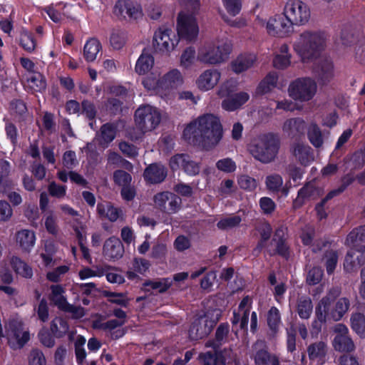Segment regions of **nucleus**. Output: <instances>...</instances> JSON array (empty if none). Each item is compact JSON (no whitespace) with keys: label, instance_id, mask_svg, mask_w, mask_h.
<instances>
[{"label":"nucleus","instance_id":"obj_1","mask_svg":"<svg viewBox=\"0 0 365 365\" xmlns=\"http://www.w3.org/2000/svg\"><path fill=\"white\" fill-rule=\"evenodd\" d=\"M223 136L220 118L212 113L198 116L183 130V137L189 143L209 150L215 148Z\"/></svg>","mask_w":365,"mask_h":365},{"label":"nucleus","instance_id":"obj_2","mask_svg":"<svg viewBox=\"0 0 365 365\" xmlns=\"http://www.w3.org/2000/svg\"><path fill=\"white\" fill-rule=\"evenodd\" d=\"M327 43L328 36L324 31L307 29L299 34L293 48L303 63H308L319 58Z\"/></svg>","mask_w":365,"mask_h":365},{"label":"nucleus","instance_id":"obj_3","mask_svg":"<svg viewBox=\"0 0 365 365\" xmlns=\"http://www.w3.org/2000/svg\"><path fill=\"white\" fill-rule=\"evenodd\" d=\"M341 288L339 286L331 287L319 302L316 307V316L319 322H325L327 319L335 322L339 321L347 313L350 307V299L343 297L337 299L331 307L333 302L340 296Z\"/></svg>","mask_w":365,"mask_h":365},{"label":"nucleus","instance_id":"obj_4","mask_svg":"<svg viewBox=\"0 0 365 365\" xmlns=\"http://www.w3.org/2000/svg\"><path fill=\"white\" fill-rule=\"evenodd\" d=\"M183 83V76L178 68H172L162 76L157 71L152 72L143 81L147 90L155 91L163 98L172 97L174 91Z\"/></svg>","mask_w":365,"mask_h":365},{"label":"nucleus","instance_id":"obj_5","mask_svg":"<svg viewBox=\"0 0 365 365\" xmlns=\"http://www.w3.org/2000/svg\"><path fill=\"white\" fill-rule=\"evenodd\" d=\"M280 148L278 135L268 133L259 135L249 147L252 155L258 161L267 164L277 158Z\"/></svg>","mask_w":365,"mask_h":365},{"label":"nucleus","instance_id":"obj_6","mask_svg":"<svg viewBox=\"0 0 365 365\" xmlns=\"http://www.w3.org/2000/svg\"><path fill=\"white\" fill-rule=\"evenodd\" d=\"M231 51L232 46L228 41L217 40L200 47L197 59L205 65H219L228 58Z\"/></svg>","mask_w":365,"mask_h":365},{"label":"nucleus","instance_id":"obj_7","mask_svg":"<svg viewBox=\"0 0 365 365\" xmlns=\"http://www.w3.org/2000/svg\"><path fill=\"white\" fill-rule=\"evenodd\" d=\"M282 15L287 17L292 26L308 24L312 19L310 6L301 0H288L284 4Z\"/></svg>","mask_w":365,"mask_h":365},{"label":"nucleus","instance_id":"obj_8","mask_svg":"<svg viewBox=\"0 0 365 365\" xmlns=\"http://www.w3.org/2000/svg\"><path fill=\"white\" fill-rule=\"evenodd\" d=\"M160 120L161 115L159 110L150 105L141 106L135 113V125L143 133L155 129Z\"/></svg>","mask_w":365,"mask_h":365},{"label":"nucleus","instance_id":"obj_9","mask_svg":"<svg viewBox=\"0 0 365 365\" xmlns=\"http://www.w3.org/2000/svg\"><path fill=\"white\" fill-rule=\"evenodd\" d=\"M317 91V84L309 77L297 78L290 83L288 88L289 96L300 102L312 100Z\"/></svg>","mask_w":365,"mask_h":365},{"label":"nucleus","instance_id":"obj_10","mask_svg":"<svg viewBox=\"0 0 365 365\" xmlns=\"http://www.w3.org/2000/svg\"><path fill=\"white\" fill-rule=\"evenodd\" d=\"M9 346L14 350L21 349L30 340V334L21 320H11L6 326Z\"/></svg>","mask_w":365,"mask_h":365},{"label":"nucleus","instance_id":"obj_11","mask_svg":"<svg viewBox=\"0 0 365 365\" xmlns=\"http://www.w3.org/2000/svg\"><path fill=\"white\" fill-rule=\"evenodd\" d=\"M260 24L265 27L268 35L284 38L289 36L293 31V26L288 19L284 15H276L267 20L259 19Z\"/></svg>","mask_w":365,"mask_h":365},{"label":"nucleus","instance_id":"obj_12","mask_svg":"<svg viewBox=\"0 0 365 365\" xmlns=\"http://www.w3.org/2000/svg\"><path fill=\"white\" fill-rule=\"evenodd\" d=\"M178 43L175 32L166 27L159 28L153 36V46L156 51L163 53L172 51Z\"/></svg>","mask_w":365,"mask_h":365},{"label":"nucleus","instance_id":"obj_13","mask_svg":"<svg viewBox=\"0 0 365 365\" xmlns=\"http://www.w3.org/2000/svg\"><path fill=\"white\" fill-rule=\"evenodd\" d=\"M177 30L178 36L187 41H194L199 34V26L192 14L182 11L178 17Z\"/></svg>","mask_w":365,"mask_h":365},{"label":"nucleus","instance_id":"obj_14","mask_svg":"<svg viewBox=\"0 0 365 365\" xmlns=\"http://www.w3.org/2000/svg\"><path fill=\"white\" fill-rule=\"evenodd\" d=\"M335 334L332 345L334 349L340 352H351L355 349L354 341L349 335V329L343 324H336L333 327Z\"/></svg>","mask_w":365,"mask_h":365},{"label":"nucleus","instance_id":"obj_15","mask_svg":"<svg viewBox=\"0 0 365 365\" xmlns=\"http://www.w3.org/2000/svg\"><path fill=\"white\" fill-rule=\"evenodd\" d=\"M217 318L212 319L208 314L201 316L192 322L189 330L192 340H197L207 336L217 323Z\"/></svg>","mask_w":365,"mask_h":365},{"label":"nucleus","instance_id":"obj_16","mask_svg":"<svg viewBox=\"0 0 365 365\" xmlns=\"http://www.w3.org/2000/svg\"><path fill=\"white\" fill-rule=\"evenodd\" d=\"M113 13L120 19H137L143 15L140 5L131 0H118Z\"/></svg>","mask_w":365,"mask_h":365},{"label":"nucleus","instance_id":"obj_17","mask_svg":"<svg viewBox=\"0 0 365 365\" xmlns=\"http://www.w3.org/2000/svg\"><path fill=\"white\" fill-rule=\"evenodd\" d=\"M365 263V245H359L351 248L346 254L344 261L345 272H355Z\"/></svg>","mask_w":365,"mask_h":365},{"label":"nucleus","instance_id":"obj_18","mask_svg":"<svg viewBox=\"0 0 365 365\" xmlns=\"http://www.w3.org/2000/svg\"><path fill=\"white\" fill-rule=\"evenodd\" d=\"M155 205L168 214L176 212L180 206L181 199L170 192H162L154 196Z\"/></svg>","mask_w":365,"mask_h":365},{"label":"nucleus","instance_id":"obj_19","mask_svg":"<svg viewBox=\"0 0 365 365\" xmlns=\"http://www.w3.org/2000/svg\"><path fill=\"white\" fill-rule=\"evenodd\" d=\"M253 359L255 365H279V358L270 354L264 341L258 340L252 346Z\"/></svg>","mask_w":365,"mask_h":365},{"label":"nucleus","instance_id":"obj_20","mask_svg":"<svg viewBox=\"0 0 365 365\" xmlns=\"http://www.w3.org/2000/svg\"><path fill=\"white\" fill-rule=\"evenodd\" d=\"M289 151L293 159L302 165L307 166L314 160L313 150L307 143L294 142L291 145Z\"/></svg>","mask_w":365,"mask_h":365},{"label":"nucleus","instance_id":"obj_21","mask_svg":"<svg viewBox=\"0 0 365 365\" xmlns=\"http://www.w3.org/2000/svg\"><path fill=\"white\" fill-rule=\"evenodd\" d=\"M221 73L217 68H208L203 71L195 81L196 86L202 91L213 89L220 82Z\"/></svg>","mask_w":365,"mask_h":365},{"label":"nucleus","instance_id":"obj_22","mask_svg":"<svg viewBox=\"0 0 365 365\" xmlns=\"http://www.w3.org/2000/svg\"><path fill=\"white\" fill-rule=\"evenodd\" d=\"M306 129L307 123L301 118L286 119L282 125L283 134L290 138H297L304 135Z\"/></svg>","mask_w":365,"mask_h":365},{"label":"nucleus","instance_id":"obj_23","mask_svg":"<svg viewBox=\"0 0 365 365\" xmlns=\"http://www.w3.org/2000/svg\"><path fill=\"white\" fill-rule=\"evenodd\" d=\"M284 231L282 227L276 230L274 237L271 242L266 247L267 252L270 255L279 254L284 257L287 255L288 247L284 239Z\"/></svg>","mask_w":365,"mask_h":365},{"label":"nucleus","instance_id":"obj_24","mask_svg":"<svg viewBox=\"0 0 365 365\" xmlns=\"http://www.w3.org/2000/svg\"><path fill=\"white\" fill-rule=\"evenodd\" d=\"M124 247L120 240L115 237H110L103 245V254L108 259H118L123 257Z\"/></svg>","mask_w":365,"mask_h":365},{"label":"nucleus","instance_id":"obj_25","mask_svg":"<svg viewBox=\"0 0 365 365\" xmlns=\"http://www.w3.org/2000/svg\"><path fill=\"white\" fill-rule=\"evenodd\" d=\"M315 73L320 83H329L334 77L333 62L329 58L321 60L315 68Z\"/></svg>","mask_w":365,"mask_h":365},{"label":"nucleus","instance_id":"obj_26","mask_svg":"<svg viewBox=\"0 0 365 365\" xmlns=\"http://www.w3.org/2000/svg\"><path fill=\"white\" fill-rule=\"evenodd\" d=\"M167 176V170L164 165L153 163L148 166L143 173L145 180L152 184L162 182Z\"/></svg>","mask_w":365,"mask_h":365},{"label":"nucleus","instance_id":"obj_27","mask_svg":"<svg viewBox=\"0 0 365 365\" xmlns=\"http://www.w3.org/2000/svg\"><path fill=\"white\" fill-rule=\"evenodd\" d=\"M15 239L17 245L26 252H30L36 243L35 232L29 229H22L17 231Z\"/></svg>","mask_w":365,"mask_h":365},{"label":"nucleus","instance_id":"obj_28","mask_svg":"<svg viewBox=\"0 0 365 365\" xmlns=\"http://www.w3.org/2000/svg\"><path fill=\"white\" fill-rule=\"evenodd\" d=\"M115 128L110 123L103 125L93 140L94 142L105 149L115 138Z\"/></svg>","mask_w":365,"mask_h":365},{"label":"nucleus","instance_id":"obj_29","mask_svg":"<svg viewBox=\"0 0 365 365\" xmlns=\"http://www.w3.org/2000/svg\"><path fill=\"white\" fill-rule=\"evenodd\" d=\"M257 61L255 54H241L231 63V69L235 73H242L252 68Z\"/></svg>","mask_w":365,"mask_h":365},{"label":"nucleus","instance_id":"obj_30","mask_svg":"<svg viewBox=\"0 0 365 365\" xmlns=\"http://www.w3.org/2000/svg\"><path fill=\"white\" fill-rule=\"evenodd\" d=\"M250 94L247 92L241 91L225 99L222 102L223 109L228 111H233L239 108L250 99Z\"/></svg>","mask_w":365,"mask_h":365},{"label":"nucleus","instance_id":"obj_31","mask_svg":"<svg viewBox=\"0 0 365 365\" xmlns=\"http://www.w3.org/2000/svg\"><path fill=\"white\" fill-rule=\"evenodd\" d=\"M291 58L288 45L283 43L279 48V53L274 57L273 66L277 69L284 70L291 65Z\"/></svg>","mask_w":365,"mask_h":365},{"label":"nucleus","instance_id":"obj_32","mask_svg":"<svg viewBox=\"0 0 365 365\" xmlns=\"http://www.w3.org/2000/svg\"><path fill=\"white\" fill-rule=\"evenodd\" d=\"M266 188L272 192H278L282 191L284 195H288V189L283 187L284 180L282 177L278 173H272L265 178Z\"/></svg>","mask_w":365,"mask_h":365},{"label":"nucleus","instance_id":"obj_33","mask_svg":"<svg viewBox=\"0 0 365 365\" xmlns=\"http://www.w3.org/2000/svg\"><path fill=\"white\" fill-rule=\"evenodd\" d=\"M153 66V56L149 53L143 51L135 63V70L139 75H145L151 70Z\"/></svg>","mask_w":365,"mask_h":365},{"label":"nucleus","instance_id":"obj_34","mask_svg":"<svg viewBox=\"0 0 365 365\" xmlns=\"http://www.w3.org/2000/svg\"><path fill=\"white\" fill-rule=\"evenodd\" d=\"M102 48L100 41L92 38L88 40L83 47V56L88 62H92L96 59L97 55Z\"/></svg>","mask_w":365,"mask_h":365},{"label":"nucleus","instance_id":"obj_35","mask_svg":"<svg viewBox=\"0 0 365 365\" xmlns=\"http://www.w3.org/2000/svg\"><path fill=\"white\" fill-rule=\"evenodd\" d=\"M321 194L320 190L316 187L315 183L310 182L305 185L298 192L297 197L295 199L294 203L301 205L304 200L308 198H315Z\"/></svg>","mask_w":365,"mask_h":365},{"label":"nucleus","instance_id":"obj_36","mask_svg":"<svg viewBox=\"0 0 365 365\" xmlns=\"http://www.w3.org/2000/svg\"><path fill=\"white\" fill-rule=\"evenodd\" d=\"M312 310V302L309 297L302 296L298 298L296 311L301 319H309Z\"/></svg>","mask_w":365,"mask_h":365},{"label":"nucleus","instance_id":"obj_37","mask_svg":"<svg viewBox=\"0 0 365 365\" xmlns=\"http://www.w3.org/2000/svg\"><path fill=\"white\" fill-rule=\"evenodd\" d=\"M14 270L19 275L25 278H31L33 271L30 266L16 256H13L10 261Z\"/></svg>","mask_w":365,"mask_h":365},{"label":"nucleus","instance_id":"obj_38","mask_svg":"<svg viewBox=\"0 0 365 365\" xmlns=\"http://www.w3.org/2000/svg\"><path fill=\"white\" fill-rule=\"evenodd\" d=\"M51 293L49 297L50 300L60 309H62L68 303L66 297L63 295L65 293V289L60 284H53L51 286Z\"/></svg>","mask_w":365,"mask_h":365},{"label":"nucleus","instance_id":"obj_39","mask_svg":"<svg viewBox=\"0 0 365 365\" xmlns=\"http://www.w3.org/2000/svg\"><path fill=\"white\" fill-rule=\"evenodd\" d=\"M278 75L275 72L269 73L257 87V93L264 94L270 92L277 86Z\"/></svg>","mask_w":365,"mask_h":365},{"label":"nucleus","instance_id":"obj_40","mask_svg":"<svg viewBox=\"0 0 365 365\" xmlns=\"http://www.w3.org/2000/svg\"><path fill=\"white\" fill-rule=\"evenodd\" d=\"M307 137L314 147L319 148L323 145L324 137L316 123H311L307 128Z\"/></svg>","mask_w":365,"mask_h":365},{"label":"nucleus","instance_id":"obj_41","mask_svg":"<svg viewBox=\"0 0 365 365\" xmlns=\"http://www.w3.org/2000/svg\"><path fill=\"white\" fill-rule=\"evenodd\" d=\"M307 352L311 360L322 359L324 358L327 353V345L324 341H317L308 346Z\"/></svg>","mask_w":365,"mask_h":365},{"label":"nucleus","instance_id":"obj_42","mask_svg":"<svg viewBox=\"0 0 365 365\" xmlns=\"http://www.w3.org/2000/svg\"><path fill=\"white\" fill-rule=\"evenodd\" d=\"M97 210L101 216L106 217L112 222L116 221L122 213L120 210L114 207L110 204H98Z\"/></svg>","mask_w":365,"mask_h":365},{"label":"nucleus","instance_id":"obj_43","mask_svg":"<svg viewBox=\"0 0 365 365\" xmlns=\"http://www.w3.org/2000/svg\"><path fill=\"white\" fill-rule=\"evenodd\" d=\"M365 242V225L354 228L346 236L344 245L351 246L356 242Z\"/></svg>","mask_w":365,"mask_h":365},{"label":"nucleus","instance_id":"obj_44","mask_svg":"<svg viewBox=\"0 0 365 365\" xmlns=\"http://www.w3.org/2000/svg\"><path fill=\"white\" fill-rule=\"evenodd\" d=\"M352 329L361 337L365 336V316L359 312L352 313L351 318Z\"/></svg>","mask_w":365,"mask_h":365},{"label":"nucleus","instance_id":"obj_45","mask_svg":"<svg viewBox=\"0 0 365 365\" xmlns=\"http://www.w3.org/2000/svg\"><path fill=\"white\" fill-rule=\"evenodd\" d=\"M28 84L34 92H42L46 88V80L40 73H32L28 78Z\"/></svg>","mask_w":365,"mask_h":365},{"label":"nucleus","instance_id":"obj_46","mask_svg":"<svg viewBox=\"0 0 365 365\" xmlns=\"http://www.w3.org/2000/svg\"><path fill=\"white\" fill-rule=\"evenodd\" d=\"M252 306V300L249 296L245 297L239 304L238 310L242 312L240 329L247 327L250 311Z\"/></svg>","mask_w":365,"mask_h":365},{"label":"nucleus","instance_id":"obj_47","mask_svg":"<svg viewBox=\"0 0 365 365\" xmlns=\"http://www.w3.org/2000/svg\"><path fill=\"white\" fill-rule=\"evenodd\" d=\"M51 331L56 337H62L68 331L67 322L61 317H56L51 322Z\"/></svg>","mask_w":365,"mask_h":365},{"label":"nucleus","instance_id":"obj_48","mask_svg":"<svg viewBox=\"0 0 365 365\" xmlns=\"http://www.w3.org/2000/svg\"><path fill=\"white\" fill-rule=\"evenodd\" d=\"M258 231L260 234L261 240L255 250L259 252L262 248L266 247L267 241L269 239L272 233V229L268 222H264L259 226Z\"/></svg>","mask_w":365,"mask_h":365},{"label":"nucleus","instance_id":"obj_49","mask_svg":"<svg viewBox=\"0 0 365 365\" xmlns=\"http://www.w3.org/2000/svg\"><path fill=\"white\" fill-rule=\"evenodd\" d=\"M267 324L270 329L274 333L277 332L281 324V316L279 309L272 307L268 312Z\"/></svg>","mask_w":365,"mask_h":365},{"label":"nucleus","instance_id":"obj_50","mask_svg":"<svg viewBox=\"0 0 365 365\" xmlns=\"http://www.w3.org/2000/svg\"><path fill=\"white\" fill-rule=\"evenodd\" d=\"M20 45L28 52H32L35 50L36 43L32 35L26 30L21 32Z\"/></svg>","mask_w":365,"mask_h":365},{"label":"nucleus","instance_id":"obj_51","mask_svg":"<svg viewBox=\"0 0 365 365\" xmlns=\"http://www.w3.org/2000/svg\"><path fill=\"white\" fill-rule=\"evenodd\" d=\"M324 262L326 267L327 272L331 274L337 264L338 253L335 250H329L325 253L324 257Z\"/></svg>","mask_w":365,"mask_h":365},{"label":"nucleus","instance_id":"obj_52","mask_svg":"<svg viewBox=\"0 0 365 365\" xmlns=\"http://www.w3.org/2000/svg\"><path fill=\"white\" fill-rule=\"evenodd\" d=\"M127 36L124 31L113 30L110 38V43L114 49H120L125 44Z\"/></svg>","mask_w":365,"mask_h":365},{"label":"nucleus","instance_id":"obj_53","mask_svg":"<svg viewBox=\"0 0 365 365\" xmlns=\"http://www.w3.org/2000/svg\"><path fill=\"white\" fill-rule=\"evenodd\" d=\"M86 339L82 336H78L75 343V354L78 364H81L86 357V352L84 349Z\"/></svg>","mask_w":365,"mask_h":365},{"label":"nucleus","instance_id":"obj_54","mask_svg":"<svg viewBox=\"0 0 365 365\" xmlns=\"http://www.w3.org/2000/svg\"><path fill=\"white\" fill-rule=\"evenodd\" d=\"M242 221V219L238 215H232L221 219L217 224V226L220 230H230L237 227Z\"/></svg>","mask_w":365,"mask_h":365},{"label":"nucleus","instance_id":"obj_55","mask_svg":"<svg viewBox=\"0 0 365 365\" xmlns=\"http://www.w3.org/2000/svg\"><path fill=\"white\" fill-rule=\"evenodd\" d=\"M189 155L187 154H176L172 156L169 161V165L172 170L175 171L180 169L185 170Z\"/></svg>","mask_w":365,"mask_h":365},{"label":"nucleus","instance_id":"obj_56","mask_svg":"<svg viewBox=\"0 0 365 365\" xmlns=\"http://www.w3.org/2000/svg\"><path fill=\"white\" fill-rule=\"evenodd\" d=\"M195 50L189 47L185 49L180 56V66L184 68H189L195 59Z\"/></svg>","mask_w":365,"mask_h":365},{"label":"nucleus","instance_id":"obj_57","mask_svg":"<svg viewBox=\"0 0 365 365\" xmlns=\"http://www.w3.org/2000/svg\"><path fill=\"white\" fill-rule=\"evenodd\" d=\"M172 281L169 278H162L158 280L148 281L144 283L145 287H150L152 289H157L160 292H164L169 289Z\"/></svg>","mask_w":365,"mask_h":365},{"label":"nucleus","instance_id":"obj_58","mask_svg":"<svg viewBox=\"0 0 365 365\" xmlns=\"http://www.w3.org/2000/svg\"><path fill=\"white\" fill-rule=\"evenodd\" d=\"M29 365H46L43 353L37 349H32L28 356Z\"/></svg>","mask_w":365,"mask_h":365},{"label":"nucleus","instance_id":"obj_59","mask_svg":"<svg viewBox=\"0 0 365 365\" xmlns=\"http://www.w3.org/2000/svg\"><path fill=\"white\" fill-rule=\"evenodd\" d=\"M104 296L109 297L108 301L110 302L122 307H127L129 302L125 294L122 292L118 293L106 291L104 292Z\"/></svg>","mask_w":365,"mask_h":365},{"label":"nucleus","instance_id":"obj_60","mask_svg":"<svg viewBox=\"0 0 365 365\" xmlns=\"http://www.w3.org/2000/svg\"><path fill=\"white\" fill-rule=\"evenodd\" d=\"M71 226L73 231L75 232L78 241H86V225L83 223L82 221H81L79 219H75Z\"/></svg>","mask_w":365,"mask_h":365},{"label":"nucleus","instance_id":"obj_61","mask_svg":"<svg viewBox=\"0 0 365 365\" xmlns=\"http://www.w3.org/2000/svg\"><path fill=\"white\" fill-rule=\"evenodd\" d=\"M259 205L262 212L267 215H272L277 207L274 200L268 197H261L259 201Z\"/></svg>","mask_w":365,"mask_h":365},{"label":"nucleus","instance_id":"obj_62","mask_svg":"<svg viewBox=\"0 0 365 365\" xmlns=\"http://www.w3.org/2000/svg\"><path fill=\"white\" fill-rule=\"evenodd\" d=\"M114 182L120 186L125 187L129 185L132 178L130 175L122 170H118L113 173Z\"/></svg>","mask_w":365,"mask_h":365},{"label":"nucleus","instance_id":"obj_63","mask_svg":"<svg viewBox=\"0 0 365 365\" xmlns=\"http://www.w3.org/2000/svg\"><path fill=\"white\" fill-rule=\"evenodd\" d=\"M217 168L224 173H232L236 170L235 163L230 158L219 160L216 163Z\"/></svg>","mask_w":365,"mask_h":365},{"label":"nucleus","instance_id":"obj_64","mask_svg":"<svg viewBox=\"0 0 365 365\" xmlns=\"http://www.w3.org/2000/svg\"><path fill=\"white\" fill-rule=\"evenodd\" d=\"M69 268L66 265L59 266L55 269L48 272L46 274V278L48 280L53 282H58L61 280V277L65 274Z\"/></svg>","mask_w":365,"mask_h":365}]
</instances>
